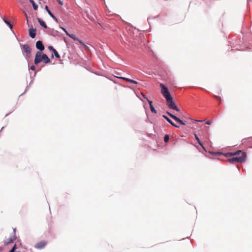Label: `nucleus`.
Segmentation results:
<instances>
[{
    "instance_id": "obj_1",
    "label": "nucleus",
    "mask_w": 252,
    "mask_h": 252,
    "mask_svg": "<svg viewBox=\"0 0 252 252\" xmlns=\"http://www.w3.org/2000/svg\"><path fill=\"white\" fill-rule=\"evenodd\" d=\"M225 156L227 158L233 156L227 159V161L231 163L243 162L245 161L247 158L246 153L241 150H238L236 152L227 153Z\"/></svg>"
},
{
    "instance_id": "obj_2",
    "label": "nucleus",
    "mask_w": 252,
    "mask_h": 252,
    "mask_svg": "<svg viewBox=\"0 0 252 252\" xmlns=\"http://www.w3.org/2000/svg\"><path fill=\"white\" fill-rule=\"evenodd\" d=\"M41 62L47 64L50 63L51 60L46 54H42V52L38 51L35 54L34 63L35 64H37Z\"/></svg>"
},
{
    "instance_id": "obj_3",
    "label": "nucleus",
    "mask_w": 252,
    "mask_h": 252,
    "mask_svg": "<svg viewBox=\"0 0 252 252\" xmlns=\"http://www.w3.org/2000/svg\"><path fill=\"white\" fill-rule=\"evenodd\" d=\"M167 101V105L168 106L172 109H174L177 111H179L180 109L175 105V103L173 101V99L171 96H170L165 98Z\"/></svg>"
},
{
    "instance_id": "obj_4",
    "label": "nucleus",
    "mask_w": 252,
    "mask_h": 252,
    "mask_svg": "<svg viewBox=\"0 0 252 252\" xmlns=\"http://www.w3.org/2000/svg\"><path fill=\"white\" fill-rule=\"evenodd\" d=\"M160 87L161 89V94L165 98L171 96L168 91V89L166 86L161 83L160 84Z\"/></svg>"
},
{
    "instance_id": "obj_5",
    "label": "nucleus",
    "mask_w": 252,
    "mask_h": 252,
    "mask_svg": "<svg viewBox=\"0 0 252 252\" xmlns=\"http://www.w3.org/2000/svg\"><path fill=\"white\" fill-rule=\"evenodd\" d=\"M23 49L24 53L26 54V56L28 59H29L31 57V47L28 44H24L23 45Z\"/></svg>"
},
{
    "instance_id": "obj_6",
    "label": "nucleus",
    "mask_w": 252,
    "mask_h": 252,
    "mask_svg": "<svg viewBox=\"0 0 252 252\" xmlns=\"http://www.w3.org/2000/svg\"><path fill=\"white\" fill-rule=\"evenodd\" d=\"M47 244V242L45 241H41L37 243L34 247L37 249H43Z\"/></svg>"
},
{
    "instance_id": "obj_7",
    "label": "nucleus",
    "mask_w": 252,
    "mask_h": 252,
    "mask_svg": "<svg viewBox=\"0 0 252 252\" xmlns=\"http://www.w3.org/2000/svg\"><path fill=\"white\" fill-rule=\"evenodd\" d=\"M167 114L171 117L172 118V119H173L174 120H175L177 122H178V123H179L181 125H186V123L185 122H184L183 121H182L181 119H180L179 118H178L177 117H176V116L172 114L171 113H169V112H167Z\"/></svg>"
},
{
    "instance_id": "obj_8",
    "label": "nucleus",
    "mask_w": 252,
    "mask_h": 252,
    "mask_svg": "<svg viewBox=\"0 0 252 252\" xmlns=\"http://www.w3.org/2000/svg\"><path fill=\"white\" fill-rule=\"evenodd\" d=\"M36 48L41 51H43L44 49V46L43 44H42V41H38L36 42Z\"/></svg>"
},
{
    "instance_id": "obj_9",
    "label": "nucleus",
    "mask_w": 252,
    "mask_h": 252,
    "mask_svg": "<svg viewBox=\"0 0 252 252\" xmlns=\"http://www.w3.org/2000/svg\"><path fill=\"white\" fill-rule=\"evenodd\" d=\"M36 29L34 28H31L29 30V35L32 38H34L36 35Z\"/></svg>"
},
{
    "instance_id": "obj_10",
    "label": "nucleus",
    "mask_w": 252,
    "mask_h": 252,
    "mask_svg": "<svg viewBox=\"0 0 252 252\" xmlns=\"http://www.w3.org/2000/svg\"><path fill=\"white\" fill-rule=\"evenodd\" d=\"M62 29L63 30V31L66 33L67 35H68L69 37L73 39V40H78V38L76 37L74 34H70L69 33L66 29L64 28H62Z\"/></svg>"
},
{
    "instance_id": "obj_11",
    "label": "nucleus",
    "mask_w": 252,
    "mask_h": 252,
    "mask_svg": "<svg viewBox=\"0 0 252 252\" xmlns=\"http://www.w3.org/2000/svg\"><path fill=\"white\" fill-rule=\"evenodd\" d=\"M119 78L120 79H122L123 80H124L127 82H129L130 83H133V84H138V82H136V81H134L133 80H132V79H129V78H126V77H119Z\"/></svg>"
},
{
    "instance_id": "obj_12",
    "label": "nucleus",
    "mask_w": 252,
    "mask_h": 252,
    "mask_svg": "<svg viewBox=\"0 0 252 252\" xmlns=\"http://www.w3.org/2000/svg\"><path fill=\"white\" fill-rule=\"evenodd\" d=\"M163 117L172 126L176 127H179L178 126L175 125L174 123L172 122V121L167 116L165 115H163Z\"/></svg>"
},
{
    "instance_id": "obj_13",
    "label": "nucleus",
    "mask_w": 252,
    "mask_h": 252,
    "mask_svg": "<svg viewBox=\"0 0 252 252\" xmlns=\"http://www.w3.org/2000/svg\"><path fill=\"white\" fill-rule=\"evenodd\" d=\"M14 239L10 237L8 238H5L4 240V244L6 245L9 244L13 242Z\"/></svg>"
},
{
    "instance_id": "obj_14",
    "label": "nucleus",
    "mask_w": 252,
    "mask_h": 252,
    "mask_svg": "<svg viewBox=\"0 0 252 252\" xmlns=\"http://www.w3.org/2000/svg\"><path fill=\"white\" fill-rule=\"evenodd\" d=\"M148 102L150 105V108L151 112L152 113L156 114L157 111L156 110V109L154 108V106L152 105V101L150 100H148Z\"/></svg>"
},
{
    "instance_id": "obj_15",
    "label": "nucleus",
    "mask_w": 252,
    "mask_h": 252,
    "mask_svg": "<svg viewBox=\"0 0 252 252\" xmlns=\"http://www.w3.org/2000/svg\"><path fill=\"white\" fill-rule=\"evenodd\" d=\"M194 137H195V139L197 140V142L198 143V144L202 147V148L204 150H206L205 149V147H204V146L203 145V144L202 143V142H201V141L200 140L199 137H198V136L197 135V134H194Z\"/></svg>"
},
{
    "instance_id": "obj_16",
    "label": "nucleus",
    "mask_w": 252,
    "mask_h": 252,
    "mask_svg": "<svg viewBox=\"0 0 252 252\" xmlns=\"http://www.w3.org/2000/svg\"><path fill=\"white\" fill-rule=\"evenodd\" d=\"M37 20L41 26H42L45 29L47 28L46 24L42 20H41L40 18H37Z\"/></svg>"
},
{
    "instance_id": "obj_17",
    "label": "nucleus",
    "mask_w": 252,
    "mask_h": 252,
    "mask_svg": "<svg viewBox=\"0 0 252 252\" xmlns=\"http://www.w3.org/2000/svg\"><path fill=\"white\" fill-rule=\"evenodd\" d=\"M30 2L32 4L33 8L34 10H36L37 9L38 6L37 5L35 4L33 0H29Z\"/></svg>"
},
{
    "instance_id": "obj_18",
    "label": "nucleus",
    "mask_w": 252,
    "mask_h": 252,
    "mask_svg": "<svg viewBox=\"0 0 252 252\" xmlns=\"http://www.w3.org/2000/svg\"><path fill=\"white\" fill-rule=\"evenodd\" d=\"M169 140V136L168 134H166L164 137V141L165 142L167 143Z\"/></svg>"
},
{
    "instance_id": "obj_19",
    "label": "nucleus",
    "mask_w": 252,
    "mask_h": 252,
    "mask_svg": "<svg viewBox=\"0 0 252 252\" xmlns=\"http://www.w3.org/2000/svg\"><path fill=\"white\" fill-rule=\"evenodd\" d=\"M55 56L57 58H60V56L59 55V54H58V52L55 49L53 51Z\"/></svg>"
},
{
    "instance_id": "obj_20",
    "label": "nucleus",
    "mask_w": 252,
    "mask_h": 252,
    "mask_svg": "<svg viewBox=\"0 0 252 252\" xmlns=\"http://www.w3.org/2000/svg\"><path fill=\"white\" fill-rule=\"evenodd\" d=\"M74 41H78L83 47H87V46L85 44L84 42H83L81 40L78 38V40H74Z\"/></svg>"
},
{
    "instance_id": "obj_21",
    "label": "nucleus",
    "mask_w": 252,
    "mask_h": 252,
    "mask_svg": "<svg viewBox=\"0 0 252 252\" xmlns=\"http://www.w3.org/2000/svg\"><path fill=\"white\" fill-rule=\"evenodd\" d=\"M45 9L46 10V11H47V12L49 14V15L51 14L52 13L50 11V10L49 9V8H48V6L46 5L45 7Z\"/></svg>"
},
{
    "instance_id": "obj_22",
    "label": "nucleus",
    "mask_w": 252,
    "mask_h": 252,
    "mask_svg": "<svg viewBox=\"0 0 252 252\" xmlns=\"http://www.w3.org/2000/svg\"><path fill=\"white\" fill-rule=\"evenodd\" d=\"M56 22H58V20L57 18L52 13L51 14L49 15Z\"/></svg>"
},
{
    "instance_id": "obj_23",
    "label": "nucleus",
    "mask_w": 252,
    "mask_h": 252,
    "mask_svg": "<svg viewBox=\"0 0 252 252\" xmlns=\"http://www.w3.org/2000/svg\"><path fill=\"white\" fill-rule=\"evenodd\" d=\"M56 22H58V20L57 18L52 13L51 14L49 15Z\"/></svg>"
},
{
    "instance_id": "obj_24",
    "label": "nucleus",
    "mask_w": 252,
    "mask_h": 252,
    "mask_svg": "<svg viewBox=\"0 0 252 252\" xmlns=\"http://www.w3.org/2000/svg\"><path fill=\"white\" fill-rule=\"evenodd\" d=\"M214 97L215 98H216L217 99H219V100L220 101V102H219V104H220V101H221V97L220 96H217V95H214Z\"/></svg>"
},
{
    "instance_id": "obj_25",
    "label": "nucleus",
    "mask_w": 252,
    "mask_h": 252,
    "mask_svg": "<svg viewBox=\"0 0 252 252\" xmlns=\"http://www.w3.org/2000/svg\"><path fill=\"white\" fill-rule=\"evenodd\" d=\"M48 49H49V50L52 52L55 50V49L51 46H49Z\"/></svg>"
},
{
    "instance_id": "obj_26",
    "label": "nucleus",
    "mask_w": 252,
    "mask_h": 252,
    "mask_svg": "<svg viewBox=\"0 0 252 252\" xmlns=\"http://www.w3.org/2000/svg\"><path fill=\"white\" fill-rule=\"evenodd\" d=\"M16 249V245L14 246L12 249L10 250V252H14Z\"/></svg>"
},
{
    "instance_id": "obj_27",
    "label": "nucleus",
    "mask_w": 252,
    "mask_h": 252,
    "mask_svg": "<svg viewBox=\"0 0 252 252\" xmlns=\"http://www.w3.org/2000/svg\"><path fill=\"white\" fill-rule=\"evenodd\" d=\"M30 69L31 70H34L35 69V66L34 65H32L31 67H30Z\"/></svg>"
},
{
    "instance_id": "obj_28",
    "label": "nucleus",
    "mask_w": 252,
    "mask_h": 252,
    "mask_svg": "<svg viewBox=\"0 0 252 252\" xmlns=\"http://www.w3.org/2000/svg\"><path fill=\"white\" fill-rule=\"evenodd\" d=\"M4 22L7 25L10 24V22L5 19L3 20Z\"/></svg>"
},
{
    "instance_id": "obj_29",
    "label": "nucleus",
    "mask_w": 252,
    "mask_h": 252,
    "mask_svg": "<svg viewBox=\"0 0 252 252\" xmlns=\"http://www.w3.org/2000/svg\"><path fill=\"white\" fill-rule=\"evenodd\" d=\"M211 123H212V122H211V121H207V122H206V124L207 125H211Z\"/></svg>"
},
{
    "instance_id": "obj_30",
    "label": "nucleus",
    "mask_w": 252,
    "mask_h": 252,
    "mask_svg": "<svg viewBox=\"0 0 252 252\" xmlns=\"http://www.w3.org/2000/svg\"><path fill=\"white\" fill-rule=\"evenodd\" d=\"M58 1L60 4H61V5H63V2L61 0H58Z\"/></svg>"
},
{
    "instance_id": "obj_31",
    "label": "nucleus",
    "mask_w": 252,
    "mask_h": 252,
    "mask_svg": "<svg viewBox=\"0 0 252 252\" xmlns=\"http://www.w3.org/2000/svg\"><path fill=\"white\" fill-rule=\"evenodd\" d=\"M142 95L143 97L144 98L146 99L147 100H149V99H148V98L147 97V96H146L145 94H142Z\"/></svg>"
},
{
    "instance_id": "obj_32",
    "label": "nucleus",
    "mask_w": 252,
    "mask_h": 252,
    "mask_svg": "<svg viewBox=\"0 0 252 252\" xmlns=\"http://www.w3.org/2000/svg\"><path fill=\"white\" fill-rule=\"evenodd\" d=\"M8 25L9 26V27L11 29L12 28V26L10 23V24H8Z\"/></svg>"
},
{
    "instance_id": "obj_33",
    "label": "nucleus",
    "mask_w": 252,
    "mask_h": 252,
    "mask_svg": "<svg viewBox=\"0 0 252 252\" xmlns=\"http://www.w3.org/2000/svg\"><path fill=\"white\" fill-rule=\"evenodd\" d=\"M8 25L9 26V27L11 29L12 28V26L10 23V24H8Z\"/></svg>"
},
{
    "instance_id": "obj_34",
    "label": "nucleus",
    "mask_w": 252,
    "mask_h": 252,
    "mask_svg": "<svg viewBox=\"0 0 252 252\" xmlns=\"http://www.w3.org/2000/svg\"><path fill=\"white\" fill-rule=\"evenodd\" d=\"M235 157H240L241 155L234 156Z\"/></svg>"
}]
</instances>
